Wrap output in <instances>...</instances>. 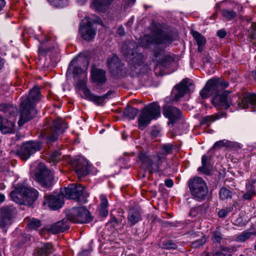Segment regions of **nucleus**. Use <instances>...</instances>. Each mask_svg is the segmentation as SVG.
<instances>
[{
	"mask_svg": "<svg viewBox=\"0 0 256 256\" xmlns=\"http://www.w3.org/2000/svg\"><path fill=\"white\" fill-rule=\"evenodd\" d=\"M21 191L23 194V198L26 202V205L31 206L38 198V192L33 188H29L25 186H20Z\"/></svg>",
	"mask_w": 256,
	"mask_h": 256,
	"instance_id": "nucleus-20",
	"label": "nucleus"
},
{
	"mask_svg": "<svg viewBox=\"0 0 256 256\" xmlns=\"http://www.w3.org/2000/svg\"><path fill=\"white\" fill-rule=\"evenodd\" d=\"M252 234V232H244L236 237V240L238 242H244L249 238Z\"/></svg>",
	"mask_w": 256,
	"mask_h": 256,
	"instance_id": "nucleus-51",
	"label": "nucleus"
},
{
	"mask_svg": "<svg viewBox=\"0 0 256 256\" xmlns=\"http://www.w3.org/2000/svg\"><path fill=\"white\" fill-rule=\"evenodd\" d=\"M122 65H108L110 72L114 76H120L122 74Z\"/></svg>",
	"mask_w": 256,
	"mask_h": 256,
	"instance_id": "nucleus-42",
	"label": "nucleus"
},
{
	"mask_svg": "<svg viewBox=\"0 0 256 256\" xmlns=\"http://www.w3.org/2000/svg\"><path fill=\"white\" fill-rule=\"evenodd\" d=\"M190 79L184 78L178 84L175 86L172 92V96L174 100L178 101L182 98L189 90V86L192 84Z\"/></svg>",
	"mask_w": 256,
	"mask_h": 256,
	"instance_id": "nucleus-13",
	"label": "nucleus"
},
{
	"mask_svg": "<svg viewBox=\"0 0 256 256\" xmlns=\"http://www.w3.org/2000/svg\"><path fill=\"white\" fill-rule=\"evenodd\" d=\"M138 158L142 164V166L148 170L150 174H152L153 162L150 156L146 154L140 152L138 154Z\"/></svg>",
	"mask_w": 256,
	"mask_h": 256,
	"instance_id": "nucleus-25",
	"label": "nucleus"
},
{
	"mask_svg": "<svg viewBox=\"0 0 256 256\" xmlns=\"http://www.w3.org/2000/svg\"><path fill=\"white\" fill-rule=\"evenodd\" d=\"M52 125V127L44 129L42 132V135L48 144L56 141L60 134L62 133L66 128L62 120H54Z\"/></svg>",
	"mask_w": 256,
	"mask_h": 256,
	"instance_id": "nucleus-6",
	"label": "nucleus"
},
{
	"mask_svg": "<svg viewBox=\"0 0 256 256\" xmlns=\"http://www.w3.org/2000/svg\"><path fill=\"white\" fill-rule=\"evenodd\" d=\"M163 114L166 118H168V124H174L182 117V112L179 108L168 105L164 106Z\"/></svg>",
	"mask_w": 256,
	"mask_h": 256,
	"instance_id": "nucleus-16",
	"label": "nucleus"
},
{
	"mask_svg": "<svg viewBox=\"0 0 256 256\" xmlns=\"http://www.w3.org/2000/svg\"><path fill=\"white\" fill-rule=\"evenodd\" d=\"M67 221V219H63L61 221L52 224L49 228H48V232H51L54 234L64 232V230L68 229L70 227Z\"/></svg>",
	"mask_w": 256,
	"mask_h": 256,
	"instance_id": "nucleus-23",
	"label": "nucleus"
},
{
	"mask_svg": "<svg viewBox=\"0 0 256 256\" xmlns=\"http://www.w3.org/2000/svg\"><path fill=\"white\" fill-rule=\"evenodd\" d=\"M119 62V58L116 55H112V56L109 57L107 60V64H117Z\"/></svg>",
	"mask_w": 256,
	"mask_h": 256,
	"instance_id": "nucleus-54",
	"label": "nucleus"
},
{
	"mask_svg": "<svg viewBox=\"0 0 256 256\" xmlns=\"http://www.w3.org/2000/svg\"><path fill=\"white\" fill-rule=\"evenodd\" d=\"M42 148L41 143L38 141H28L24 142L16 152V154L22 160H26Z\"/></svg>",
	"mask_w": 256,
	"mask_h": 256,
	"instance_id": "nucleus-9",
	"label": "nucleus"
},
{
	"mask_svg": "<svg viewBox=\"0 0 256 256\" xmlns=\"http://www.w3.org/2000/svg\"><path fill=\"white\" fill-rule=\"evenodd\" d=\"M91 61H89L88 58L82 54H79L77 56L74 58L71 61L70 64H82L90 62Z\"/></svg>",
	"mask_w": 256,
	"mask_h": 256,
	"instance_id": "nucleus-41",
	"label": "nucleus"
},
{
	"mask_svg": "<svg viewBox=\"0 0 256 256\" xmlns=\"http://www.w3.org/2000/svg\"><path fill=\"white\" fill-rule=\"evenodd\" d=\"M27 225L30 229L36 230L41 226V222L37 218H32L27 220Z\"/></svg>",
	"mask_w": 256,
	"mask_h": 256,
	"instance_id": "nucleus-44",
	"label": "nucleus"
},
{
	"mask_svg": "<svg viewBox=\"0 0 256 256\" xmlns=\"http://www.w3.org/2000/svg\"><path fill=\"white\" fill-rule=\"evenodd\" d=\"M212 94V92L209 88V87L208 86L207 84H206L205 86L200 92V96L201 98L202 99H205L210 97Z\"/></svg>",
	"mask_w": 256,
	"mask_h": 256,
	"instance_id": "nucleus-50",
	"label": "nucleus"
},
{
	"mask_svg": "<svg viewBox=\"0 0 256 256\" xmlns=\"http://www.w3.org/2000/svg\"><path fill=\"white\" fill-rule=\"evenodd\" d=\"M72 164L78 178L86 176L90 173V165L88 161L82 157L74 160Z\"/></svg>",
	"mask_w": 256,
	"mask_h": 256,
	"instance_id": "nucleus-14",
	"label": "nucleus"
},
{
	"mask_svg": "<svg viewBox=\"0 0 256 256\" xmlns=\"http://www.w3.org/2000/svg\"><path fill=\"white\" fill-rule=\"evenodd\" d=\"M204 62L206 63H211L212 62V58L209 56H206L204 59Z\"/></svg>",
	"mask_w": 256,
	"mask_h": 256,
	"instance_id": "nucleus-64",
	"label": "nucleus"
},
{
	"mask_svg": "<svg viewBox=\"0 0 256 256\" xmlns=\"http://www.w3.org/2000/svg\"><path fill=\"white\" fill-rule=\"evenodd\" d=\"M0 130L4 134L12 133L14 132V124L4 118L0 126Z\"/></svg>",
	"mask_w": 256,
	"mask_h": 256,
	"instance_id": "nucleus-28",
	"label": "nucleus"
},
{
	"mask_svg": "<svg viewBox=\"0 0 256 256\" xmlns=\"http://www.w3.org/2000/svg\"><path fill=\"white\" fill-rule=\"evenodd\" d=\"M118 34L120 36H123L124 34V29L122 26H120L118 28Z\"/></svg>",
	"mask_w": 256,
	"mask_h": 256,
	"instance_id": "nucleus-62",
	"label": "nucleus"
},
{
	"mask_svg": "<svg viewBox=\"0 0 256 256\" xmlns=\"http://www.w3.org/2000/svg\"><path fill=\"white\" fill-rule=\"evenodd\" d=\"M76 86L79 89L83 90L86 98L89 100L93 102L98 105H100L106 99L109 98L112 94V91H108L106 94L102 96L93 94L90 90L86 88V82L84 79L78 80Z\"/></svg>",
	"mask_w": 256,
	"mask_h": 256,
	"instance_id": "nucleus-10",
	"label": "nucleus"
},
{
	"mask_svg": "<svg viewBox=\"0 0 256 256\" xmlns=\"http://www.w3.org/2000/svg\"><path fill=\"white\" fill-rule=\"evenodd\" d=\"M170 65H155L154 70L156 76H162L173 72L169 70Z\"/></svg>",
	"mask_w": 256,
	"mask_h": 256,
	"instance_id": "nucleus-33",
	"label": "nucleus"
},
{
	"mask_svg": "<svg viewBox=\"0 0 256 256\" xmlns=\"http://www.w3.org/2000/svg\"><path fill=\"white\" fill-rule=\"evenodd\" d=\"M67 220L74 223H88L92 220L89 211L84 207H74L66 212Z\"/></svg>",
	"mask_w": 256,
	"mask_h": 256,
	"instance_id": "nucleus-8",
	"label": "nucleus"
},
{
	"mask_svg": "<svg viewBox=\"0 0 256 256\" xmlns=\"http://www.w3.org/2000/svg\"><path fill=\"white\" fill-rule=\"evenodd\" d=\"M235 144H236L232 142L226 140H223L215 142L212 148L214 150H220L223 148L232 147Z\"/></svg>",
	"mask_w": 256,
	"mask_h": 256,
	"instance_id": "nucleus-37",
	"label": "nucleus"
},
{
	"mask_svg": "<svg viewBox=\"0 0 256 256\" xmlns=\"http://www.w3.org/2000/svg\"><path fill=\"white\" fill-rule=\"evenodd\" d=\"M230 92L226 90L220 94H216L212 99V103L217 109L227 110L232 104Z\"/></svg>",
	"mask_w": 256,
	"mask_h": 256,
	"instance_id": "nucleus-12",
	"label": "nucleus"
},
{
	"mask_svg": "<svg viewBox=\"0 0 256 256\" xmlns=\"http://www.w3.org/2000/svg\"><path fill=\"white\" fill-rule=\"evenodd\" d=\"M34 179L42 186L50 188L54 184L53 174L42 162H40L36 168Z\"/></svg>",
	"mask_w": 256,
	"mask_h": 256,
	"instance_id": "nucleus-4",
	"label": "nucleus"
},
{
	"mask_svg": "<svg viewBox=\"0 0 256 256\" xmlns=\"http://www.w3.org/2000/svg\"><path fill=\"white\" fill-rule=\"evenodd\" d=\"M99 213L102 216H106L108 214V210H107V208H103L100 206Z\"/></svg>",
	"mask_w": 256,
	"mask_h": 256,
	"instance_id": "nucleus-58",
	"label": "nucleus"
},
{
	"mask_svg": "<svg viewBox=\"0 0 256 256\" xmlns=\"http://www.w3.org/2000/svg\"><path fill=\"white\" fill-rule=\"evenodd\" d=\"M100 207L107 208L108 206V200L105 196L101 195L100 196Z\"/></svg>",
	"mask_w": 256,
	"mask_h": 256,
	"instance_id": "nucleus-56",
	"label": "nucleus"
},
{
	"mask_svg": "<svg viewBox=\"0 0 256 256\" xmlns=\"http://www.w3.org/2000/svg\"><path fill=\"white\" fill-rule=\"evenodd\" d=\"M174 146L172 144H162L160 146V148L158 154L166 157L167 155L172 153Z\"/></svg>",
	"mask_w": 256,
	"mask_h": 256,
	"instance_id": "nucleus-35",
	"label": "nucleus"
},
{
	"mask_svg": "<svg viewBox=\"0 0 256 256\" xmlns=\"http://www.w3.org/2000/svg\"><path fill=\"white\" fill-rule=\"evenodd\" d=\"M206 242V237L203 236L200 239L192 242L191 244V246L192 248H198L202 246Z\"/></svg>",
	"mask_w": 256,
	"mask_h": 256,
	"instance_id": "nucleus-49",
	"label": "nucleus"
},
{
	"mask_svg": "<svg viewBox=\"0 0 256 256\" xmlns=\"http://www.w3.org/2000/svg\"><path fill=\"white\" fill-rule=\"evenodd\" d=\"M226 32L224 29L220 30L217 32L218 36L221 38H224L226 36Z\"/></svg>",
	"mask_w": 256,
	"mask_h": 256,
	"instance_id": "nucleus-60",
	"label": "nucleus"
},
{
	"mask_svg": "<svg viewBox=\"0 0 256 256\" xmlns=\"http://www.w3.org/2000/svg\"><path fill=\"white\" fill-rule=\"evenodd\" d=\"M10 196L12 199L16 202L20 204H26V202L23 198L22 191H21L20 186H18L14 190L11 192Z\"/></svg>",
	"mask_w": 256,
	"mask_h": 256,
	"instance_id": "nucleus-30",
	"label": "nucleus"
},
{
	"mask_svg": "<svg viewBox=\"0 0 256 256\" xmlns=\"http://www.w3.org/2000/svg\"><path fill=\"white\" fill-rule=\"evenodd\" d=\"M240 108L251 109L252 112L256 111V94H248L245 96L238 104Z\"/></svg>",
	"mask_w": 256,
	"mask_h": 256,
	"instance_id": "nucleus-19",
	"label": "nucleus"
},
{
	"mask_svg": "<svg viewBox=\"0 0 256 256\" xmlns=\"http://www.w3.org/2000/svg\"><path fill=\"white\" fill-rule=\"evenodd\" d=\"M112 0H94L91 4V7L98 11H104L106 10Z\"/></svg>",
	"mask_w": 256,
	"mask_h": 256,
	"instance_id": "nucleus-27",
	"label": "nucleus"
},
{
	"mask_svg": "<svg viewBox=\"0 0 256 256\" xmlns=\"http://www.w3.org/2000/svg\"><path fill=\"white\" fill-rule=\"evenodd\" d=\"M226 116V113L224 112H222L216 114L207 116L202 118L200 120V124L202 125L206 124L208 126H209L212 122Z\"/></svg>",
	"mask_w": 256,
	"mask_h": 256,
	"instance_id": "nucleus-29",
	"label": "nucleus"
},
{
	"mask_svg": "<svg viewBox=\"0 0 256 256\" xmlns=\"http://www.w3.org/2000/svg\"><path fill=\"white\" fill-rule=\"evenodd\" d=\"M192 34L198 46V52H202L206 42V40L205 38L200 33L196 31L192 32Z\"/></svg>",
	"mask_w": 256,
	"mask_h": 256,
	"instance_id": "nucleus-32",
	"label": "nucleus"
},
{
	"mask_svg": "<svg viewBox=\"0 0 256 256\" xmlns=\"http://www.w3.org/2000/svg\"><path fill=\"white\" fill-rule=\"evenodd\" d=\"M190 194L199 201L204 200L208 194V188L205 181L200 177H195L188 180Z\"/></svg>",
	"mask_w": 256,
	"mask_h": 256,
	"instance_id": "nucleus-5",
	"label": "nucleus"
},
{
	"mask_svg": "<svg viewBox=\"0 0 256 256\" xmlns=\"http://www.w3.org/2000/svg\"><path fill=\"white\" fill-rule=\"evenodd\" d=\"M79 32L81 36L86 40L93 39L96 32L94 22L91 18H86L82 22Z\"/></svg>",
	"mask_w": 256,
	"mask_h": 256,
	"instance_id": "nucleus-11",
	"label": "nucleus"
},
{
	"mask_svg": "<svg viewBox=\"0 0 256 256\" xmlns=\"http://www.w3.org/2000/svg\"><path fill=\"white\" fill-rule=\"evenodd\" d=\"M247 192L244 194L242 196V200H250L252 198L256 195V192L252 184L248 183L246 185Z\"/></svg>",
	"mask_w": 256,
	"mask_h": 256,
	"instance_id": "nucleus-34",
	"label": "nucleus"
},
{
	"mask_svg": "<svg viewBox=\"0 0 256 256\" xmlns=\"http://www.w3.org/2000/svg\"><path fill=\"white\" fill-rule=\"evenodd\" d=\"M90 252L88 250H83L82 252L79 254V256H89Z\"/></svg>",
	"mask_w": 256,
	"mask_h": 256,
	"instance_id": "nucleus-63",
	"label": "nucleus"
},
{
	"mask_svg": "<svg viewBox=\"0 0 256 256\" xmlns=\"http://www.w3.org/2000/svg\"><path fill=\"white\" fill-rule=\"evenodd\" d=\"M163 50L156 48L154 52V56L156 62L160 63H177L179 58L175 55L165 54L162 55Z\"/></svg>",
	"mask_w": 256,
	"mask_h": 256,
	"instance_id": "nucleus-18",
	"label": "nucleus"
},
{
	"mask_svg": "<svg viewBox=\"0 0 256 256\" xmlns=\"http://www.w3.org/2000/svg\"><path fill=\"white\" fill-rule=\"evenodd\" d=\"M160 106L156 102H152L142 110L138 119V126L140 130H144L152 120L160 116Z\"/></svg>",
	"mask_w": 256,
	"mask_h": 256,
	"instance_id": "nucleus-3",
	"label": "nucleus"
},
{
	"mask_svg": "<svg viewBox=\"0 0 256 256\" xmlns=\"http://www.w3.org/2000/svg\"><path fill=\"white\" fill-rule=\"evenodd\" d=\"M212 240L214 242L218 243L220 242L222 239V234L218 230H215L212 232Z\"/></svg>",
	"mask_w": 256,
	"mask_h": 256,
	"instance_id": "nucleus-53",
	"label": "nucleus"
},
{
	"mask_svg": "<svg viewBox=\"0 0 256 256\" xmlns=\"http://www.w3.org/2000/svg\"><path fill=\"white\" fill-rule=\"evenodd\" d=\"M41 97L40 88L34 86L27 96L22 98L20 107V119L18 122L20 126L36 116V110L35 106L40 101Z\"/></svg>",
	"mask_w": 256,
	"mask_h": 256,
	"instance_id": "nucleus-1",
	"label": "nucleus"
},
{
	"mask_svg": "<svg viewBox=\"0 0 256 256\" xmlns=\"http://www.w3.org/2000/svg\"><path fill=\"white\" fill-rule=\"evenodd\" d=\"M138 110L136 108L128 106L124 111V116L128 120H132L137 116Z\"/></svg>",
	"mask_w": 256,
	"mask_h": 256,
	"instance_id": "nucleus-36",
	"label": "nucleus"
},
{
	"mask_svg": "<svg viewBox=\"0 0 256 256\" xmlns=\"http://www.w3.org/2000/svg\"><path fill=\"white\" fill-rule=\"evenodd\" d=\"M0 111L2 112L6 116H14L17 113V108L14 106L8 104H0Z\"/></svg>",
	"mask_w": 256,
	"mask_h": 256,
	"instance_id": "nucleus-31",
	"label": "nucleus"
},
{
	"mask_svg": "<svg viewBox=\"0 0 256 256\" xmlns=\"http://www.w3.org/2000/svg\"><path fill=\"white\" fill-rule=\"evenodd\" d=\"M174 41L171 34L161 28H156L152 32V36H144L138 41L140 45L146 48L152 44H160L164 46L168 45Z\"/></svg>",
	"mask_w": 256,
	"mask_h": 256,
	"instance_id": "nucleus-2",
	"label": "nucleus"
},
{
	"mask_svg": "<svg viewBox=\"0 0 256 256\" xmlns=\"http://www.w3.org/2000/svg\"><path fill=\"white\" fill-rule=\"evenodd\" d=\"M221 12L222 16L228 20L234 19L236 16V12L232 10L222 9Z\"/></svg>",
	"mask_w": 256,
	"mask_h": 256,
	"instance_id": "nucleus-45",
	"label": "nucleus"
},
{
	"mask_svg": "<svg viewBox=\"0 0 256 256\" xmlns=\"http://www.w3.org/2000/svg\"><path fill=\"white\" fill-rule=\"evenodd\" d=\"M58 53V50H55L54 54V55L52 54H50V62L52 64H56L60 62V59Z\"/></svg>",
	"mask_w": 256,
	"mask_h": 256,
	"instance_id": "nucleus-52",
	"label": "nucleus"
},
{
	"mask_svg": "<svg viewBox=\"0 0 256 256\" xmlns=\"http://www.w3.org/2000/svg\"><path fill=\"white\" fill-rule=\"evenodd\" d=\"M62 153L59 150H55L51 152L48 158L50 162L54 164L58 162L62 159Z\"/></svg>",
	"mask_w": 256,
	"mask_h": 256,
	"instance_id": "nucleus-39",
	"label": "nucleus"
},
{
	"mask_svg": "<svg viewBox=\"0 0 256 256\" xmlns=\"http://www.w3.org/2000/svg\"><path fill=\"white\" fill-rule=\"evenodd\" d=\"M232 208L221 210L218 212V215L220 218H224L227 216L228 214L232 212Z\"/></svg>",
	"mask_w": 256,
	"mask_h": 256,
	"instance_id": "nucleus-55",
	"label": "nucleus"
},
{
	"mask_svg": "<svg viewBox=\"0 0 256 256\" xmlns=\"http://www.w3.org/2000/svg\"><path fill=\"white\" fill-rule=\"evenodd\" d=\"M128 219L131 226L138 222L142 219L140 210L135 208H130L128 212Z\"/></svg>",
	"mask_w": 256,
	"mask_h": 256,
	"instance_id": "nucleus-26",
	"label": "nucleus"
},
{
	"mask_svg": "<svg viewBox=\"0 0 256 256\" xmlns=\"http://www.w3.org/2000/svg\"><path fill=\"white\" fill-rule=\"evenodd\" d=\"M156 158V162H153L152 173L160 171L161 170L160 166H162V164L166 160V157L158 154H157Z\"/></svg>",
	"mask_w": 256,
	"mask_h": 256,
	"instance_id": "nucleus-38",
	"label": "nucleus"
},
{
	"mask_svg": "<svg viewBox=\"0 0 256 256\" xmlns=\"http://www.w3.org/2000/svg\"><path fill=\"white\" fill-rule=\"evenodd\" d=\"M212 94L218 93L228 86L227 81L221 78H214L208 80L206 82Z\"/></svg>",
	"mask_w": 256,
	"mask_h": 256,
	"instance_id": "nucleus-21",
	"label": "nucleus"
},
{
	"mask_svg": "<svg viewBox=\"0 0 256 256\" xmlns=\"http://www.w3.org/2000/svg\"><path fill=\"white\" fill-rule=\"evenodd\" d=\"M84 70L79 66H74V65H69L68 68L67 73L70 74L71 72L73 74L74 76L75 77L76 76L82 74L84 72Z\"/></svg>",
	"mask_w": 256,
	"mask_h": 256,
	"instance_id": "nucleus-43",
	"label": "nucleus"
},
{
	"mask_svg": "<svg viewBox=\"0 0 256 256\" xmlns=\"http://www.w3.org/2000/svg\"><path fill=\"white\" fill-rule=\"evenodd\" d=\"M162 248L166 250H176L178 246L171 240H164L162 242Z\"/></svg>",
	"mask_w": 256,
	"mask_h": 256,
	"instance_id": "nucleus-46",
	"label": "nucleus"
},
{
	"mask_svg": "<svg viewBox=\"0 0 256 256\" xmlns=\"http://www.w3.org/2000/svg\"><path fill=\"white\" fill-rule=\"evenodd\" d=\"M229 248H222L220 250L217 251L212 254V256H230ZM204 256H210V254H206Z\"/></svg>",
	"mask_w": 256,
	"mask_h": 256,
	"instance_id": "nucleus-48",
	"label": "nucleus"
},
{
	"mask_svg": "<svg viewBox=\"0 0 256 256\" xmlns=\"http://www.w3.org/2000/svg\"><path fill=\"white\" fill-rule=\"evenodd\" d=\"M219 196L220 200H224L229 198H232V193L229 190L223 186L220 190Z\"/></svg>",
	"mask_w": 256,
	"mask_h": 256,
	"instance_id": "nucleus-40",
	"label": "nucleus"
},
{
	"mask_svg": "<svg viewBox=\"0 0 256 256\" xmlns=\"http://www.w3.org/2000/svg\"><path fill=\"white\" fill-rule=\"evenodd\" d=\"M53 246L50 243H45L38 247L34 252V256H48L52 252Z\"/></svg>",
	"mask_w": 256,
	"mask_h": 256,
	"instance_id": "nucleus-24",
	"label": "nucleus"
},
{
	"mask_svg": "<svg viewBox=\"0 0 256 256\" xmlns=\"http://www.w3.org/2000/svg\"><path fill=\"white\" fill-rule=\"evenodd\" d=\"M92 78L98 84H104L106 81V72L101 69L96 68L94 65L92 68Z\"/></svg>",
	"mask_w": 256,
	"mask_h": 256,
	"instance_id": "nucleus-22",
	"label": "nucleus"
},
{
	"mask_svg": "<svg viewBox=\"0 0 256 256\" xmlns=\"http://www.w3.org/2000/svg\"><path fill=\"white\" fill-rule=\"evenodd\" d=\"M202 166L198 168V170L205 174H208L210 172L208 168V156L203 155L202 158Z\"/></svg>",
	"mask_w": 256,
	"mask_h": 256,
	"instance_id": "nucleus-47",
	"label": "nucleus"
},
{
	"mask_svg": "<svg viewBox=\"0 0 256 256\" xmlns=\"http://www.w3.org/2000/svg\"><path fill=\"white\" fill-rule=\"evenodd\" d=\"M64 197L67 198L78 200L80 202H86V198L88 194L85 192L84 188L80 184L77 185L73 184L67 188L61 190Z\"/></svg>",
	"mask_w": 256,
	"mask_h": 256,
	"instance_id": "nucleus-7",
	"label": "nucleus"
},
{
	"mask_svg": "<svg viewBox=\"0 0 256 256\" xmlns=\"http://www.w3.org/2000/svg\"><path fill=\"white\" fill-rule=\"evenodd\" d=\"M64 198L61 192L60 194L55 196H46L43 204L44 206H47L50 209L58 210L62 208L64 204Z\"/></svg>",
	"mask_w": 256,
	"mask_h": 256,
	"instance_id": "nucleus-17",
	"label": "nucleus"
},
{
	"mask_svg": "<svg viewBox=\"0 0 256 256\" xmlns=\"http://www.w3.org/2000/svg\"><path fill=\"white\" fill-rule=\"evenodd\" d=\"M202 208V206H200L197 208H192L190 212V214L194 216H197L196 212L201 210Z\"/></svg>",
	"mask_w": 256,
	"mask_h": 256,
	"instance_id": "nucleus-59",
	"label": "nucleus"
},
{
	"mask_svg": "<svg viewBox=\"0 0 256 256\" xmlns=\"http://www.w3.org/2000/svg\"><path fill=\"white\" fill-rule=\"evenodd\" d=\"M250 35L252 38H256V23H252L250 30Z\"/></svg>",
	"mask_w": 256,
	"mask_h": 256,
	"instance_id": "nucleus-57",
	"label": "nucleus"
},
{
	"mask_svg": "<svg viewBox=\"0 0 256 256\" xmlns=\"http://www.w3.org/2000/svg\"><path fill=\"white\" fill-rule=\"evenodd\" d=\"M16 209L12 206H8L0 209V226L5 228L12 223V220L16 214Z\"/></svg>",
	"mask_w": 256,
	"mask_h": 256,
	"instance_id": "nucleus-15",
	"label": "nucleus"
},
{
	"mask_svg": "<svg viewBox=\"0 0 256 256\" xmlns=\"http://www.w3.org/2000/svg\"><path fill=\"white\" fill-rule=\"evenodd\" d=\"M164 183H165V185L168 188H171L174 184L173 181L171 179L166 180H165Z\"/></svg>",
	"mask_w": 256,
	"mask_h": 256,
	"instance_id": "nucleus-61",
	"label": "nucleus"
}]
</instances>
